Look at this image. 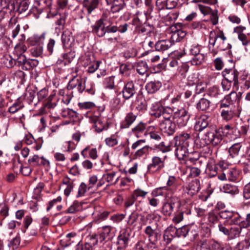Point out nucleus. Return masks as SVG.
<instances>
[{
    "mask_svg": "<svg viewBox=\"0 0 250 250\" xmlns=\"http://www.w3.org/2000/svg\"><path fill=\"white\" fill-rule=\"evenodd\" d=\"M136 117V115L132 112L128 113L121 124V127L124 128H128L135 121Z\"/></svg>",
    "mask_w": 250,
    "mask_h": 250,
    "instance_id": "obj_25",
    "label": "nucleus"
},
{
    "mask_svg": "<svg viewBox=\"0 0 250 250\" xmlns=\"http://www.w3.org/2000/svg\"><path fill=\"white\" fill-rule=\"evenodd\" d=\"M132 105L139 111L144 112L146 109V102L142 94L137 95L136 99L132 102Z\"/></svg>",
    "mask_w": 250,
    "mask_h": 250,
    "instance_id": "obj_15",
    "label": "nucleus"
},
{
    "mask_svg": "<svg viewBox=\"0 0 250 250\" xmlns=\"http://www.w3.org/2000/svg\"><path fill=\"white\" fill-rule=\"evenodd\" d=\"M81 204L79 202L74 201L73 204L65 211L66 213H75L81 208Z\"/></svg>",
    "mask_w": 250,
    "mask_h": 250,
    "instance_id": "obj_38",
    "label": "nucleus"
},
{
    "mask_svg": "<svg viewBox=\"0 0 250 250\" xmlns=\"http://www.w3.org/2000/svg\"><path fill=\"white\" fill-rule=\"evenodd\" d=\"M243 227L241 226L231 227L229 228L228 239L231 240L239 237Z\"/></svg>",
    "mask_w": 250,
    "mask_h": 250,
    "instance_id": "obj_27",
    "label": "nucleus"
},
{
    "mask_svg": "<svg viewBox=\"0 0 250 250\" xmlns=\"http://www.w3.org/2000/svg\"><path fill=\"white\" fill-rule=\"evenodd\" d=\"M0 6L3 9H9L10 11L15 10V5L12 0H0Z\"/></svg>",
    "mask_w": 250,
    "mask_h": 250,
    "instance_id": "obj_37",
    "label": "nucleus"
},
{
    "mask_svg": "<svg viewBox=\"0 0 250 250\" xmlns=\"http://www.w3.org/2000/svg\"><path fill=\"white\" fill-rule=\"evenodd\" d=\"M167 158V156L166 155L161 156H153L151 159V163L147 166L148 169L150 171L152 169L156 168V171L161 170L165 167V161Z\"/></svg>",
    "mask_w": 250,
    "mask_h": 250,
    "instance_id": "obj_9",
    "label": "nucleus"
},
{
    "mask_svg": "<svg viewBox=\"0 0 250 250\" xmlns=\"http://www.w3.org/2000/svg\"><path fill=\"white\" fill-rule=\"evenodd\" d=\"M234 112L232 109H223L221 112L222 118L227 121L230 120L234 117Z\"/></svg>",
    "mask_w": 250,
    "mask_h": 250,
    "instance_id": "obj_40",
    "label": "nucleus"
},
{
    "mask_svg": "<svg viewBox=\"0 0 250 250\" xmlns=\"http://www.w3.org/2000/svg\"><path fill=\"white\" fill-rule=\"evenodd\" d=\"M88 150L89 156L90 158L95 160L98 157L97 150L96 148H93L89 149L88 147H85L81 152V154L84 157H86V152Z\"/></svg>",
    "mask_w": 250,
    "mask_h": 250,
    "instance_id": "obj_35",
    "label": "nucleus"
},
{
    "mask_svg": "<svg viewBox=\"0 0 250 250\" xmlns=\"http://www.w3.org/2000/svg\"><path fill=\"white\" fill-rule=\"evenodd\" d=\"M76 250H93V248L88 243L83 245L79 243L76 246Z\"/></svg>",
    "mask_w": 250,
    "mask_h": 250,
    "instance_id": "obj_63",
    "label": "nucleus"
},
{
    "mask_svg": "<svg viewBox=\"0 0 250 250\" xmlns=\"http://www.w3.org/2000/svg\"><path fill=\"white\" fill-rule=\"evenodd\" d=\"M222 190L224 192L229 193L232 195L238 194L239 192L238 187L231 184H225L222 187Z\"/></svg>",
    "mask_w": 250,
    "mask_h": 250,
    "instance_id": "obj_31",
    "label": "nucleus"
},
{
    "mask_svg": "<svg viewBox=\"0 0 250 250\" xmlns=\"http://www.w3.org/2000/svg\"><path fill=\"white\" fill-rule=\"evenodd\" d=\"M132 234V231L130 228H126L120 231V235L118 236L117 243L119 246L117 250L125 249L127 247Z\"/></svg>",
    "mask_w": 250,
    "mask_h": 250,
    "instance_id": "obj_3",
    "label": "nucleus"
},
{
    "mask_svg": "<svg viewBox=\"0 0 250 250\" xmlns=\"http://www.w3.org/2000/svg\"><path fill=\"white\" fill-rule=\"evenodd\" d=\"M136 88L132 81L127 82L124 86L122 91L123 97L125 100L132 98L136 93Z\"/></svg>",
    "mask_w": 250,
    "mask_h": 250,
    "instance_id": "obj_13",
    "label": "nucleus"
},
{
    "mask_svg": "<svg viewBox=\"0 0 250 250\" xmlns=\"http://www.w3.org/2000/svg\"><path fill=\"white\" fill-rule=\"evenodd\" d=\"M90 122L93 124V127L94 128L95 130L98 132H101L104 129L107 128V126L105 125V123H103L101 119L99 117H92L90 119Z\"/></svg>",
    "mask_w": 250,
    "mask_h": 250,
    "instance_id": "obj_20",
    "label": "nucleus"
},
{
    "mask_svg": "<svg viewBox=\"0 0 250 250\" xmlns=\"http://www.w3.org/2000/svg\"><path fill=\"white\" fill-rule=\"evenodd\" d=\"M241 146L240 143L233 144L229 149V156L232 158H237L239 155Z\"/></svg>",
    "mask_w": 250,
    "mask_h": 250,
    "instance_id": "obj_30",
    "label": "nucleus"
},
{
    "mask_svg": "<svg viewBox=\"0 0 250 250\" xmlns=\"http://www.w3.org/2000/svg\"><path fill=\"white\" fill-rule=\"evenodd\" d=\"M117 172L115 171L107 172L103 175V178L108 183L116 184L119 179V176H117Z\"/></svg>",
    "mask_w": 250,
    "mask_h": 250,
    "instance_id": "obj_26",
    "label": "nucleus"
},
{
    "mask_svg": "<svg viewBox=\"0 0 250 250\" xmlns=\"http://www.w3.org/2000/svg\"><path fill=\"white\" fill-rule=\"evenodd\" d=\"M173 45V42L170 40H161L158 41L155 45V49L158 51L163 52L167 50Z\"/></svg>",
    "mask_w": 250,
    "mask_h": 250,
    "instance_id": "obj_22",
    "label": "nucleus"
},
{
    "mask_svg": "<svg viewBox=\"0 0 250 250\" xmlns=\"http://www.w3.org/2000/svg\"><path fill=\"white\" fill-rule=\"evenodd\" d=\"M62 41L63 47H70L74 41L72 33L69 30L64 31L62 35Z\"/></svg>",
    "mask_w": 250,
    "mask_h": 250,
    "instance_id": "obj_19",
    "label": "nucleus"
},
{
    "mask_svg": "<svg viewBox=\"0 0 250 250\" xmlns=\"http://www.w3.org/2000/svg\"><path fill=\"white\" fill-rule=\"evenodd\" d=\"M205 56L202 53H200L194 56L191 60V63L193 65H200L204 60Z\"/></svg>",
    "mask_w": 250,
    "mask_h": 250,
    "instance_id": "obj_45",
    "label": "nucleus"
},
{
    "mask_svg": "<svg viewBox=\"0 0 250 250\" xmlns=\"http://www.w3.org/2000/svg\"><path fill=\"white\" fill-rule=\"evenodd\" d=\"M200 250H231V249L214 240H212L201 241Z\"/></svg>",
    "mask_w": 250,
    "mask_h": 250,
    "instance_id": "obj_4",
    "label": "nucleus"
},
{
    "mask_svg": "<svg viewBox=\"0 0 250 250\" xmlns=\"http://www.w3.org/2000/svg\"><path fill=\"white\" fill-rule=\"evenodd\" d=\"M146 143V140L144 139L139 140L134 142L131 146V149L135 150L136 149H139L143 146Z\"/></svg>",
    "mask_w": 250,
    "mask_h": 250,
    "instance_id": "obj_59",
    "label": "nucleus"
},
{
    "mask_svg": "<svg viewBox=\"0 0 250 250\" xmlns=\"http://www.w3.org/2000/svg\"><path fill=\"white\" fill-rule=\"evenodd\" d=\"M45 37V33H43L40 35L35 34L32 37L29 38L27 40L29 42L34 41L35 42H38L44 40Z\"/></svg>",
    "mask_w": 250,
    "mask_h": 250,
    "instance_id": "obj_47",
    "label": "nucleus"
},
{
    "mask_svg": "<svg viewBox=\"0 0 250 250\" xmlns=\"http://www.w3.org/2000/svg\"><path fill=\"white\" fill-rule=\"evenodd\" d=\"M189 144L187 142H177L175 141V155L179 159L186 158L188 154V147Z\"/></svg>",
    "mask_w": 250,
    "mask_h": 250,
    "instance_id": "obj_10",
    "label": "nucleus"
},
{
    "mask_svg": "<svg viewBox=\"0 0 250 250\" xmlns=\"http://www.w3.org/2000/svg\"><path fill=\"white\" fill-rule=\"evenodd\" d=\"M181 26L182 24L181 23H177L174 26H171L172 31H173L174 28H177L171 37L173 40L175 39L177 42L180 41L186 35V33L185 31L180 30Z\"/></svg>",
    "mask_w": 250,
    "mask_h": 250,
    "instance_id": "obj_18",
    "label": "nucleus"
},
{
    "mask_svg": "<svg viewBox=\"0 0 250 250\" xmlns=\"http://www.w3.org/2000/svg\"><path fill=\"white\" fill-rule=\"evenodd\" d=\"M184 211L176 212L172 218V221L175 224H178L181 222L184 218Z\"/></svg>",
    "mask_w": 250,
    "mask_h": 250,
    "instance_id": "obj_53",
    "label": "nucleus"
},
{
    "mask_svg": "<svg viewBox=\"0 0 250 250\" xmlns=\"http://www.w3.org/2000/svg\"><path fill=\"white\" fill-rule=\"evenodd\" d=\"M136 70L140 75H144L147 72L148 70L147 65L145 62H139L137 65Z\"/></svg>",
    "mask_w": 250,
    "mask_h": 250,
    "instance_id": "obj_39",
    "label": "nucleus"
},
{
    "mask_svg": "<svg viewBox=\"0 0 250 250\" xmlns=\"http://www.w3.org/2000/svg\"><path fill=\"white\" fill-rule=\"evenodd\" d=\"M209 106L210 102L205 98H202L197 103L196 107L199 110L205 111L207 110Z\"/></svg>",
    "mask_w": 250,
    "mask_h": 250,
    "instance_id": "obj_34",
    "label": "nucleus"
},
{
    "mask_svg": "<svg viewBox=\"0 0 250 250\" xmlns=\"http://www.w3.org/2000/svg\"><path fill=\"white\" fill-rule=\"evenodd\" d=\"M20 244V240L19 237H15L9 242L8 246L11 247L12 250H14L18 247Z\"/></svg>",
    "mask_w": 250,
    "mask_h": 250,
    "instance_id": "obj_55",
    "label": "nucleus"
},
{
    "mask_svg": "<svg viewBox=\"0 0 250 250\" xmlns=\"http://www.w3.org/2000/svg\"><path fill=\"white\" fill-rule=\"evenodd\" d=\"M200 48L198 45H187L184 48L186 54L193 55V56L200 54Z\"/></svg>",
    "mask_w": 250,
    "mask_h": 250,
    "instance_id": "obj_28",
    "label": "nucleus"
},
{
    "mask_svg": "<svg viewBox=\"0 0 250 250\" xmlns=\"http://www.w3.org/2000/svg\"><path fill=\"white\" fill-rule=\"evenodd\" d=\"M241 93H237L235 91H232L230 94L225 97L220 104L221 107H227L229 105H232L236 103H238L240 100Z\"/></svg>",
    "mask_w": 250,
    "mask_h": 250,
    "instance_id": "obj_8",
    "label": "nucleus"
},
{
    "mask_svg": "<svg viewBox=\"0 0 250 250\" xmlns=\"http://www.w3.org/2000/svg\"><path fill=\"white\" fill-rule=\"evenodd\" d=\"M147 192L141 189H137L135 190L132 194L133 196L136 199L138 197H145L147 194Z\"/></svg>",
    "mask_w": 250,
    "mask_h": 250,
    "instance_id": "obj_58",
    "label": "nucleus"
},
{
    "mask_svg": "<svg viewBox=\"0 0 250 250\" xmlns=\"http://www.w3.org/2000/svg\"><path fill=\"white\" fill-rule=\"evenodd\" d=\"M112 229V227L110 226H103L102 228L99 229L97 232L99 235L100 243H102L109 236Z\"/></svg>",
    "mask_w": 250,
    "mask_h": 250,
    "instance_id": "obj_23",
    "label": "nucleus"
},
{
    "mask_svg": "<svg viewBox=\"0 0 250 250\" xmlns=\"http://www.w3.org/2000/svg\"><path fill=\"white\" fill-rule=\"evenodd\" d=\"M242 222L243 220L240 215L238 212L233 211L230 219L229 224L238 225L242 227Z\"/></svg>",
    "mask_w": 250,
    "mask_h": 250,
    "instance_id": "obj_32",
    "label": "nucleus"
},
{
    "mask_svg": "<svg viewBox=\"0 0 250 250\" xmlns=\"http://www.w3.org/2000/svg\"><path fill=\"white\" fill-rule=\"evenodd\" d=\"M125 217L124 214H116L110 216V220L114 223H118L122 221Z\"/></svg>",
    "mask_w": 250,
    "mask_h": 250,
    "instance_id": "obj_56",
    "label": "nucleus"
},
{
    "mask_svg": "<svg viewBox=\"0 0 250 250\" xmlns=\"http://www.w3.org/2000/svg\"><path fill=\"white\" fill-rule=\"evenodd\" d=\"M161 86V84L159 82H150L146 85V89L149 93H154L157 91Z\"/></svg>",
    "mask_w": 250,
    "mask_h": 250,
    "instance_id": "obj_29",
    "label": "nucleus"
},
{
    "mask_svg": "<svg viewBox=\"0 0 250 250\" xmlns=\"http://www.w3.org/2000/svg\"><path fill=\"white\" fill-rule=\"evenodd\" d=\"M99 235L97 233H94L88 237L89 242L87 243L92 247L93 248V246L97 245L100 242V239H99Z\"/></svg>",
    "mask_w": 250,
    "mask_h": 250,
    "instance_id": "obj_42",
    "label": "nucleus"
},
{
    "mask_svg": "<svg viewBox=\"0 0 250 250\" xmlns=\"http://www.w3.org/2000/svg\"><path fill=\"white\" fill-rule=\"evenodd\" d=\"M228 179L230 181H236L239 177V172L236 169H231L227 171Z\"/></svg>",
    "mask_w": 250,
    "mask_h": 250,
    "instance_id": "obj_43",
    "label": "nucleus"
},
{
    "mask_svg": "<svg viewBox=\"0 0 250 250\" xmlns=\"http://www.w3.org/2000/svg\"><path fill=\"white\" fill-rule=\"evenodd\" d=\"M190 137V135L186 133H183L180 134L179 136L175 137V141L181 142H187L188 144H189V139Z\"/></svg>",
    "mask_w": 250,
    "mask_h": 250,
    "instance_id": "obj_46",
    "label": "nucleus"
},
{
    "mask_svg": "<svg viewBox=\"0 0 250 250\" xmlns=\"http://www.w3.org/2000/svg\"><path fill=\"white\" fill-rule=\"evenodd\" d=\"M211 128V131H207L205 134V143L206 144H211L213 146H217L220 144L222 140V134H224V130H231L233 127L229 125H227L224 127L216 128L215 126H210Z\"/></svg>",
    "mask_w": 250,
    "mask_h": 250,
    "instance_id": "obj_2",
    "label": "nucleus"
},
{
    "mask_svg": "<svg viewBox=\"0 0 250 250\" xmlns=\"http://www.w3.org/2000/svg\"><path fill=\"white\" fill-rule=\"evenodd\" d=\"M115 76H110L104 79V85L106 88L109 89H113L114 87Z\"/></svg>",
    "mask_w": 250,
    "mask_h": 250,
    "instance_id": "obj_41",
    "label": "nucleus"
},
{
    "mask_svg": "<svg viewBox=\"0 0 250 250\" xmlns=\"http://www.w3.org/2000/svg\"><path fill=\"white\" fill-rule=\"evenodd\" d=\"M146 129V125L142 122L139 123L135 127L132 128V131L133 132L136 134L137 136L138 137V134L141 132H143Z\"/></svg>",
    "mask_w": 250,
    "mask_h": 250,
    "instance_id": "obj_50",
    "label": "nucleus"
},
{
    "mask_svg": "<svg viewBox=\"0 0 250 250\" xmlns=\"http://www.w3.org/2000/svg\"><path fill=\"white\" fill-rule=\"evenodd\" d=\"M188 228L186 226H184L177 229V234L179 236H183L185 237L189 231Z\"/></svg>",
    "mask_w": 250,
    "mask_h": 250,
    "instance_id": "obj_64",
    "label": "nucleus"
},
{
    "mask_svg": "<svg viewBox=\"0 0 250 250\" xmlns=\"http://www.w3.org/2000/svg\"><path fill=\"white\" fill-rule=\"evenodd\" d=\"M199 189L200 183L198 180L191 181L187 187V193L190 196H193L197 193Z\"/></svg>",
    "mask_w": 250,
    "mask_h": 250,
    "instance_id": "obj_21",
    "label": "nucleus"
},
{
    "mask_svg": "<svg viewBox=\"0 0 250 250\" xmlns=\"http://www.w3.org/2000/svg\"><path fill=\"white\" fill-rule=\"evenodd\" d=\"M233 211L229 210H224L220 212L219 215L221 218L230 220L231 215L233 214Z\"/></svg>",
    "mask_w": 250,
    "mask_h": 250,
    "instance_id": "obj_62",
    "label": "nucleus"
},
{
    "mask_svg": "<svg viewBox=\"0 0 250 250\" xmlns=\"http://www.w3.org/2000/svg\"><path fill=\"white\" fill-rule=\"evenodd\" d=\"M29 4L27 0H22L19 4L17 11L21 13L25 11L28 8Z\"/></svg>",
    "mask_w": 250,
    "mask_h": 250,
    "instance_id": "obj_52",
    "label": "nucleus"
},
{
    "mask_svg": "<svg viewBox=\"0 0 250 250\" xmlns=\"http://www.w3.org/2000/svg\"><path fill=\"white\" fill-rule=\"evenodd\" d=\"M222 73L225 80L231 83L233 82V86H238L239 75L238 71L234 69H225Z\"/></svg>",
    "mask_w": 250,
    "mask_h": 250,
    "instance_id": "obj_12",
    "label": "nucleus"
},
{
    "mask_svg": "<svg viewBox=\"0 0 250 250\" xmlns=\"http://www.w3.org/2000/svg\"><path fill=\"white\" fill-rule=\"evenodd\" d=\"M105 19L101 18L97 21L95 24L92 26V32L96 33L97 35L100 37H102L106 34V26L104 22Z\"/></svg>",
    "mask_w": 250,
    "mask_h": 250,
    "instance_id": "obj_14",
    "label": "nucleus"
},
{
    "mask_svg": "<svg viewBox=\"0 0 250 250\" xmlns=\"http://www.w3.org/2000/svg\"><path fill=\"white\" fill-rule=\"evenodd\" d=\"M139 214L136 211H133L129 215L127 223L129 226L135 227L136 226V222L138 219Z\"/></svg>",
    "mask_w": 250,
    "mask_h": 250,
    "instance_id": "obj_36",
    "label": "nucleus"
},
{
    "mask_svg": "<svg viewBox=\"0 0 250 250\" xmlns=\"http://www.w3.org/2000/svg\"><path fill=\"white\" fill-rule=\"evenodd\" d=\"M250 246V243L249 240L245 239L238 243L236 246V249L238 250H243L245 249H248Z\"/></svg>",
    "mask_w": 250,
    "mask_h": 250,
    "instance_id": "obj_54",
    "label": "nucleus"
},
{
    "mask_svg": "<svg viewBox=\"0 0 250 250\" xmlns=\"http://www.w3.org/2000/svg\"><path fill=\"white\" fill-rule=\"evenodd\" d=\"M43 52V47L41 45L33 46L30 49V53L32 55L35 57L41 56Z\"/></svg>",
    "mask_w": 250,
    "mask_h": 250,
    "instance_id": "obj_44",
    "label": "nucleus"
},
{
    "mask_svg": "<svg viewBox=\"0 0 250 250\" xmlns=\"http://www.w3.org/2000/svg\"><path fill=\"white\" fill-rule=\"evenodd\" d=\"M155 147L157 149L159 150L164 153L170 150V146L168 145H166L164 142H162L159 144L156 145Z\"/></svg>",
    "mask_w": 250,
    "mask_h": 250,
    "instance_id": "obj_49",
    "label": "nucleus"
},
{
    "mask_svg": "<svg viewBox=\"0 0 250 250\" xmlns=\"http://www.w3.org/2000/svg\"><path fill=\"white\" fill-rule=\"evenodd\" d=\"M151 116L159 119L161 130L167 135H172L175 131L176 125L172 121V111L170 108H165L159 104L152 107Z\"/></svg>",
    "mask_w": 250,
    "mask_h": 250,
    "instance_id": "obj_1",
    "label": "nucleus"
},
{
    "mask_svg": "<svg viewBox=\"0 0 250 250\" xmlns=\"http://www.w3.org/2000/svg\"><path fill=\"white\" fill-rule=\"evenodd\" d=\"M210 122L211 117L209 113H208L201 115L195 125V130L201 132L206 128L208 127L209 129L208 131H211V128L210 126H215L210 125Z\"/></svg>",
    "mask_w": 250,
    "mask_h": 250,
    "instance_id": "obj_5",
    "label": "nucleus"
},
{
    "mask_svg": "<svg viewBox=\"0 0 250 250\" xmlns=\"http://www.w3.org/2000/svg\"><path fill=\"white\" fill-rule=\"evenodd\" d=\"M110 104L113 109H118L121 106V100L119 98L115 97L111 101Z\"/></svg>",
    "mask_w": 250,
    "mask_h": 250,
    "instance_id": "obj_57",
    "label": "nucleus"
},
{
    "mask_svg": "<svg viewBox=\"0 0 250 250\" xmlns=\"http://www.w3.org/2000/svg\"><path fill=\"white\" fill-rule=\"evenodd\" d=\"M42 8H38L36 6L33 7L30 10L31 13L36 19H39L40 18V16L42 13Z\"/></svg>",
    "mask_w": 250,
    "mask_h": 250,
    "instance_id": "obj_61",
    "label": "nucleus"
},
{
    "mask_svg": "<svg viewBox=\"0 0 250 250\" xmlns=\"http://www.w3.org/2000/svg\"><path fill=\"white\" fill-rule=\"evenodd\" d=\"M190 117L188 110L185 108H181L174 113V118L180 127H183L187 125Z\"/></svg>",
    "mask_w": 250,
    "mask_h": 250,
    "instance_id": "obj_7",
    "label": "nucleus"
},
{
    "mask_svg": "<svg viewBox=\"0 0 250 250\" xmlns=\"http://www.w3.org/2000/svg\"><path fill=\"white\" fill-rule=\"evenodd\" d=\"M149 149H152V148L149 146H145L138 149L134 154V158L137 159L146 155L148 153Z\"/></svg>",
    "mask_w": 250,
    "mask_h": 250,
    "instance_id": "obj_33",
    "label": "nucleus"
},
{
    "mask_svg": "<svg viewBox=\"0 0 250 250\" xmlns=\"http://www.w3.org/2000/svg\"><path fill=\"white\" fill-rule=\"evenodd\" d=\"M40 157L37 155H34L28 160V164L33 167H36L40 165Z\"/></svg>",
    "mask_w": 250,
    "mask_h": 250,
    "instance_id": "obj_48",
    "label": "nucleus"
},
{
    "mask_svg": "<svg viewBox=\"0 0 250 250\" xmlns=\"http://www.w3.org/2000/svg\"><path fill=\"white\" fill-rule=\"evenodd\" d=\"M27 50V47L23 43L20 42L15 47V51L17 55L23 54Z\"/></svg>",
    "mask_w": 250,
    "mask_h": 250,
    "instance_id": "obj_51",
    "label": "nucleus"
},
{
    "mask_svg": "<svg viewBox=\"0 0 250 250\" xmlns=\"http://www.w3.org/2000/svg\"><path fill=\"white\" fill-rule=\"evenodd\" d=\"M144 232L148 238V241L151 243L156 244V242L161 238V231L156 227H152L151 226H147Z\"/></svg>",
    "mask_w": 250,
    "mask_h": 250,
    "instance_id": "obj_6",
    "label": "nucleus"
},
{
    "mask_svg": "<svg viewBox=\"0 0 250 250\" xmlns=\"http://www.w3.org/2000/svg\"><path fill=\"white\" fill-rule=\"evenodd\" d=\"M98 4V0H83V6L86 9L88 14H90Z\"/></svg>",
    "mask_w": 250,
    "mask_h": 250,
    "instance_id": "obj_24",
    "label": "nucleus"
},
{
    "mask_svg": "<svg viewBox=\"0 0 250 250\" xmlns=\"http://www.w3.org/2000/svg\"><path fill=\"white\" fill-rule=\"evenodd\" d=\"M135 250H156L157 245L144 240H139L135 245Z\"/></svg>",
    "mask_w": 250,
    "mask_h": 250,
    "instance_id": "obj_17",
    "label": "nucleus"
},
{
    "mask_svg": "<svg viewBox=\"0 0 250 250\" xmlns=\"http://www.w3.org/2000/svg\"><path fill=\"white\" fill-rule=\"evenodd\" d=\"M75 88H76L80 93H82L85 88L84 82L81 78L72 79L68 83V88L72 89Z\"/></svg>",
    "mask_w": 250,
    "mask_h": 250,
    "instance_id": "obj_16",
    "label": "nucleus"
},
{
    "mask_svg": "<svg viewBox=\"0 0 250 250\" xmlns=\"http://www.w3.org/2000/svg\"><path fill=\"white\" fill-rule=\"evenodd\" d=\"M179 203L178 198L176 197H171L163 204L162 208V213L165 215L169 216L173 211L175 204Z\"/></svg>",
    "mask_w": 250,
    "mask_h": 250,
    "instance_id": "obj_11",
    "label": "nucleus"
},
{
    "mask_svg": "<svg viewBox=\"0 0 250 250\" xmlns=\"http://www.w3.org/2000/svg\"><path fill=\"white\" fill-rule=\"evenodd\" d=\"M243 197L246 200L250 199V182L245 185L243 191Z\"/></svg>",
    "mask_w": 250,
    "mask_h": 250,
    "instance_id": "obj_60",
    "label": "nucleus"
}]
</instances>
